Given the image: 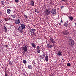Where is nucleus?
<instances>
[{
    "instance_id": "nucleus-12",
    "label": "nucleus",
    "mask_w": 76,
    "mask_h": 76,
    "mask_svg": "<svg viewBox=\"0 0 76 76\" xmlns=\"http://www.w3.org/2000/svg\"><path fill=\"white\" fill-rule=\"evenodd\" d=\"M61 52L59 51L58 52L57 54V55H58V56H62V54H61Z\"/></svg>"
},
{
    "instance_id": "nucleus-34",
    "label": "nucleus",
    "mask_w": 76,
    "mask_h": 76,
    "mask_svg": "<svg viewBox=\"0 0 76 76\" xmlns=\"http://www.w3.org/2000/svg\"><path fill=\"white\" fill-rule=\"evenodd\" d=\"M4 46H5L6 47H7V48H8L9 47V46H8V45H4Z\"/></svg>"
},
{
    "instance_id": "nucleus-30",
    "label": "nucleus",
    "mask_w": 76,
    "mask_h": 76,
    "mask_svg": "<svg viewBox=\"0 0 76 76\" xmlns=\"http://www.w3.org/2000/svg\"><path fill=\"white\" fill-rule=\"evenodd\" d=\"M45 53H44L43 55L42 56L43 57V58H44V57H45Z\"/></svg>"
},
{
    "instance_id": "nucleus-44",
    "label": "nucleus",
    "mask_w": 76,
    "mask_h": 76,
    "mask_svg": "<svg viewBox=\"0 0 76 76\" xmlns=\"http://www.w3.org/2000/svg\"><path fill=\"white\" fill-rule=\"evenodd\" d=\"M10 20L11 19L10 18Z\"/></svg>"
},
{
    "instance_id": "nucleus-21",
    "label": "nucleus",
    "mask_w": 76,
    "mask_h": 76,
    "mask_svg": "<svg viewBox=\"0 0 76 76\" xmlns=\"http://www.w3.org/2000/svg\"><path fill=\"white\" fill-rule=\"evenodd\" d=\"M35 12H36V13H39V11H38V10H37V9H36L35 10Z\"/></svg>"
},
{
    "instance_id": "nucleus-22",
    "label": "nucleus",
    "mask_w": 76,
    "mask_h": 76,
    "mask_svg": "<svg viewBox=\"0 0 76 76\" xmlns=\"http://www.w3.org/2000/svg\"><path fill=\"white\" fill-rule=\"evenodd\" d=\"M37 53L39 54V53H40V52H41V51H40V50L39 49H37Z\"/></svg>"
},
{
    "instance_id": "nucleus-32",
    "label": "nucleus",
    "mask_w": 76,
    "mask_h": 76,
    "mask_svg": "<svg viewBox=\"0 0 76 76\" xmlns=\"http://www.w3.org/2000/svg\"><path fill=\"white\" fill-rule=\"evenodd\" d=\"M9 64H13V63H12V62L10 61H9Z\"/></svg>"
},
{
    "instance_id": "nucleus-16",
    "label": "nucleus",
    "mask_w": 76,
    "mask_h": 76,
    "mask_svg": "<svg viewBox=\"0 0 76 76\" xmlns=\"http://www.w3.org/2000/svg\"><path fill=\"white\" fill-rule=\"evenodd\" d=\"M31 45L33 48H36V45L34 43H31Z\"/></svg>"
},
{
    "instance_id": "nucleus-10",
    "label": "nucleus",
    "mask_w": 76,
    "mask_h": 76,
    "mask_svg": "<svg viewBox=\"0 0 76 76\" xmlns=\"http://www.w3.org/2000/svg\"><path fill=\"white\" fill-rule=\"evenodd\" d=\"M35 31H36V30H35V29H31L30 30V32H31V33H32L35 32Z\"/></svg>"
},
{
    "instance_id": "nucleus-4",
    "label": "nucleus",
    "mask_w": 76,
    "mask_h": 76,
    "mask_svg": "<svg viewBox=\"0 0 76 76\" xmlns=\"http://www.w3.org/2000/svg\"><path fill=\"white\" fill-rule=\"evenodd\" d=\"M45 13L47 15H50L51 13V11H50L49 9H47L45 10Z\"/></svg>"
},
{
    "instance_id": "nucleus-6",
    "label": "nucleus",
    "mask_w": 76,
    "mask_h": 76,
    "mask_svg": "<svg viewBox=\"0 0 76 76\" xmlns=\"http://www.w3.org/2000/svg\"><path fill=\"white\" fill-rule=\"evenodd\" d=\"M23 50L24 52H27V51H28V48H27L26 46H25L23 47Z\"/></svg>"
},
{
    "instance_id": "nucleus-3",
    "label": "nucleus",
    "mask_w": 76,
    "mask_h": 76,
    "mask_svg": "<svg viewBox=\"0 0 76 76\" xmlns=\"http://www.w3.org/2000/svg\"><path fill=\"white\" fill-rule=\"evenodd\" d=\"M20 20H19V19L16 20L14 22V23L15 25H18V24L20 23Z\"/></svg>"
},
{
    "instance_id": "nucleus-13",
    "label": "nucleus",
    "mask_w": 76,
    "mask_h": 76,
    "mask_svg": "<svg viewBox=\"0 0 76 76\" xmlns=\"http://www.w3.org/2000/svg\"><path fill=\"white\" fill-rule=\"evenodd\" d=\"M31 5L32 6H35V4H34V1H32L31 2Z\"/></svg>"
},
{
    "instance_id": "nucleus-11",
    "label": "nucleus",
    "mask_w": 76,
    "mask_h": 76,
    "mask_svg": "<svg viewBox=\"0 0 76 76\" xmlns=\"http://www.w3.org/2000/svg\"><path fill=\"white\" fill-rule=\"evenodd\" d=\"M45 60L46 61H48V56L47 55L45 56Z\"/></svg>"
},
{
    "instance_id": "nucleus-20",
    "label": "nucleus",
    "mask_w": 76,
    "mask_h": 76,
    "mask_svg": "<svg viewBox=\"0 0 76 76\" xmlns=\"http://www.w3.org/2000/svg\"><path fill=\"white\" fill-rule=\"evenodd\" d=\"M66 66H68V67H69V66H71V64L70 63H68L66 64Z\"/></svg>"
},
{
    "instance_id": "nucleus-15",
    "label": "nucleus",
    "mask_w": 76,
    "mask_h": 76,
    "mask_svg": "<svg viewBox=\"0 0 76 76\" xmlns=\"http://www.w3.org/2000/svg\"><path fill=\"white\" fill-rule=\"evenodd\" d=\"M64 25L66 27H67L68 26V25H69V23H65L64 24Z\"/></svg>"
},
{
    "instance_id": "nucleus-41",
    "label": "nucleus",
    "mask_w": 76,
    "mask_h": 76,
    "mask_svg": "<svg viewBox=\"0 0 76 76\" xmlns=\"http://www.w3.org/2000/svg\"><path fill=\"white\" fill-rule=\"evenodd\" d=\"M75 25V26H76V23H74Z\"/></svg>"
},
{
    "instance_id": "nucleus-5",
    "label": "nucleus",
    "mask_w": 76,
    "mask_h": 76,
    "mask_svg": "<svg viewBox=\"0 0 76 76\" xmlns=\"http://www.w3.org/2000/svg\"><path fill=\"white\" fill-rule=\"evenodd\" d=\"M51 13L53 15H55L56 13V9L54 8L52 10Z\"/></svg>"
},
{
    "instance_id": "nucleus-43",
    "label": "nucleus",
    "mask_w": 76,
    "mask_h": 76,
    "mask_svg": "<svg viewBox=\"0 0 76 76\" xmlns=\"http://www.w3.org/2000/svg\"><path fill=\"white\" fill-rule=\"evenodd\" d=\"M50 4H52V3H50Z\"/></svg>"
},
{
    "instance_id": "nucleus-35",
    "label": "nucleus",
    "mask_w": 76,
    "mask_h": 76,
    "mask_svg": "<svg viewBox=\"0 0 76 76\" xmlns=\"http://www.w3.org/2000/svg\"><path fill=\"white\" fill-rule=\"evenodd\" d=\"M24 17H25V18H28V16H27V15H24Z\"/></svg>"
},
{
    "instance_id": "nucleus-23",
    "label": "nucleus",
    "mask_w": 76,
    "mask_h": 76,
    "mask_svg": "<svg viewBox=\"0 0 76 76\" xmlns=\"http://www.w3.org/2000/svg\"><path fill=\"white\" fill-rule=\"evenodd\" d=\"M4 28L5 30V32H6V31H7V28H6V26H4Z\"/></svg>"
},
{
    "instance_id": "nucleus-26",
    "label": "nucleus",
    "mask_w": 76,
    "mask_h": 76,
    "mask_svg": "<svg viewBox=\"0 0 76 76\" xmlns=\"http://www.w3.org/2000/svg\"><path fill=\"white\" fill-rule=\"evenodd\" d=\"M23 62L24 64L26 63V61L25 60H23Z\"/></svg>"
},
{
    "instance_id": "nucleus-9",
    "label": "nucleus",
    "mask_w": 76,
    "mask_h": 76,
    "mask_svg": "<svg viewBox=\"0 0 76 76\" xmlns=\"http://www.w3.org/2000/svg\"><path fill=\"white\" fill-rule=\"evenodd\" d=\"M50 41L53 44H54L55 43V40L52 38L50 39Z\"/></svg>"
},
{
    "instance_id": "nucleus-39",
    "label": "nucleus",
    "mask_w": 76,
    "mask_h": 76,
    "mask_svg": "<svg viewBox=\"0 0 76 76\" xmlns=\"http://www.w3.org/2000/svg\"><path fill=\"white\" fill-rule=\"evenodd\" d=\"M5 76H7V74H5Z\"/></svg>"
},
{
    "instance_id": "nucleus-8",
    "label": "nucleus",
    "mask_w": 76,
    "mask_h": 76,
    "mask_svg": "<svg viewBox=\"0 0 76 76\" xmlns=\"http://www.w3.org/2000/svg\"><path fill=\"white\" fill-rule=\"evenodd\" d=\"M62 34H63L64 35H67L69 34V32H67V30H65V31H63Z\"/></svg>"
},
{
    "instance_id": "nucleus-29",
    "label": "nucleus",
    "mask_w": 76,
    "mask_h": 76,
    "mask_svg": "<svg viewBox=\"0 0 76 76\" xmlns=\"http://www.w3.org/2000/svg\"><path fill=\"white\" fill-rule=\"evenodd\" d=\"M37 50H39V48H40V47H39L38 46H37Z\"/></svg>"
},
{
    "instance_id": "nucleus-7",
    "label": "nucleus",
    "mask_w": 76,
    "mask_h": 76,
    "mask_svg": "<svg viewBox=\"0 0 76 76\" xmlns=\"http://www.w3.org/2000/svg\"><path fill=\"white\" fill-rule=\"evenodd\" d=\"M47 47L48 48H51L53 47V45H51L50 43L48 44L47 45Z\"/></svg>"
},
{
    "instance_id": "nucleus-2",
    "label": "nucleus",
    "mask_w": 76,
    "mask_h": 76,
    "mask_svg": "<svg viewBox=\"0 0 76 76\" xmlns=\"http://www.w3.org/2000/svg\"><path fill=\"white\" fill-rule=\"evenodd\" d=\"M68 44L71 46H73L74 45V41L72 39H69L68 41Z\"/></svg>"
},
{
    "instance_id": "nucleus-37",
    "label": "nucleus",
    "mask_w": 76,
    "mask_h": 76,
    "mask_svg": "<svg viewBox=\"0 0 76 76\" xmlns=\"http://www.w3.org/2000/svg\"><path fill=\"white\" fill-rule=\"evenodd\" d=\"M5 74H7V72H6V71H5Z\"/></svg>"
},
{
    "instance_id": "nucleus-17",
    "label": "nucleus",
    "mask_w": 76,
    "mask_h": 76,
    "mask_svg": "<svg viewBox=\"0 0 76 76\" xmlns=\"http://www.w3.org/2000/svg\"><path fill=\"white\" fill-rule=\"evenodd\" d=\"M28 69H30L31 70L32 69V66H31V65H28Z\"/></svg>"
},
{
    "instance_id": "nucleus-25",
    "label": "nucleus",
    "mask_w": 76,
    "mask_h": 76,
    "mask_svg": "<svg viewBox=\"0 0 76 76\" xmlns=\"http://www.w3.org/2000/svg\"><path fill=\"white\" fill-rule=\"evenodd\" d=\"M63 23V21L61 20L60 22L59 23V25H61V23Z\"/></svg>"
},
{
    "instance_id": "nucleus-38",
    "label": "nucleus",
    "mask_w": 76,
    "mask_h": 76,
    "mask_svg": "<svg viewBox=\"0 0 76 76\" xmlns=\"http://www.w3.org/2000/svg\"><path fill=\"white\" fill-rule=\"evenodd\" d=\"M64 7V6H63L61 7V8L62 9H63Z\"/></svg>"
},
{
    "instance_id": "nucleus-33",
    "label": "nucleus",
    "mask_w": 76,
    "mask_h": 76,
    "mask_svg": "<svg viewBox=\"0 0 76 76\" xmlns=\"http://www.w3.org/2000/svg\"><path fill=\"white\" fill-rule=\"evenodd\" d=\"M12 18H15V15H12Z\"/></svg>"
},
{
    "instance_id": "nucleus-14",
    "label": "nucleus",
    "mask_w": 76,
    "mask_h": 76,
    "mask_svg": "<svg viewBox=\"0 0 76 76\" xmlns=\"http://www.w3.org/2000/svg\"><path fill=\"white\" fill-rule=\"evenodd\" d=\"M7 13H8V14H10L11 12H12V11L11 10H10V9H8L7 10Z\"/></svg>"
},
{
    "instance_id": "nucleus-42",
    "label": "nucleus",
    "mask_w": 76,
    "mask_h": 76,
    "mask_svg": "<svg viewBox=\"0 0 76 76\" xmlns=\"http://www.w3.org/2000/svg\"><path fill=\"white\" fill-rule=\"evenodd\" d=\"M65 0H62V1H64Z\"/></svg>"
},
{
    "instance_id": "nucleus-24",
    "label": "nucleus",
    "mask_w": 76,
    "mask_h": 76,
    "mask_svg": "<svg viewBox=\"0 0 76 76\" xmlns=\"http://www.w3.org/2000/svg\"><path fill=\"white\" fill-rule=\"evenodd\" d=\"M39 58H40V60H42V59L43 58H44L43 57L41 56V55L39 57Z\"/></svg>"
},
{
    "instance_id": "nucleus-27",
    "label": "nucleus",
    "mask_w": 76,
    "mask_h": 76,
    "mask_svg": "<svg viewBox=\"0 0 76 76\" xmlns=\"http://www.w3.org/2000/svg\"><path fill=\"white\" fill-rule=\"evenodd\" d=\"M67 37L69 38V39H70L71 38V37H70V36L69 35H68L67 36Z\"/></svg>"
},
{
    "instance_id": "nucleus-1",
    "label": "nucleus",
    "mask_w": 76,
    "mask_h": 76,
    "mask_svg": "<svg viewBox=\"0 0 76 76\" xmlns=\"http://www.w3.org/2000/svg\"><path fill=\"white\" fill-rule=\"evenodd\" d=\"M25 26L24 24H22L18 27V30L19 32H21V33H23V29H25Z\"/></svg>"
},
{
    "instance_id": "nucleus-36",
    "label": "nucleus",
    "mask_w": 76,
    "mask_h": 76,
    "mask_svg": "<svg viewBox=\"0 0 76 76\" xmlns=\"http://www.w3.org/2000/svg\"><path fill=\"white\" fill-rule=\"evenodd\" d=\"M32 34H33L34 35H36V33H32Z\"/></svg>"
},
{
    "instance_id": "nucleus-31",
    "label": "nucleus",
    "mask_w": 76,
    "mask_h": 76,
    "mask_svg": "<svg viewBox=\"0 0 76 76\" xmlns=\"http://www.w3.org/2000/svg\"><path fill=\"white\" fill-rule=\"evenodd\" d=\"M2 15H3V14L2 13V12H0V16H2Z\"/></svg>"
},
{
    "instance_id": "nucleus-40",
    "label": "nucleus",
    "mask_w": 76,
    "mask_h": 76,
    "mask_svg": "<svg viewBox=\"0 0 76 76\" xmlns=\"http://www.w3.org/2000/svg\"><path fill=\"white\" fill-rule=\"evenodd\" d=\"M2 4H3V5H4V3H2Z\"/></svg>"
},
{
    "instance_id": "nucleus-18",
    "label": "nucleus",
    "mask_w": 76,
    "mask_h": 76,
    "mask_svg": "<svg viewBox=\"0 0 76 76\" xmlns=\"http://www.w3.org/2000/svg\"><path fill=\"white\" fill-rule=\"evenodd\" d=\"M69 18L71 21H72L73 19V17L72 16H71L69 17Z\"/></svg>"
},
{
    "instance_id": "nucleus-28",
    "label": "nucleus",
    "mask_w": 76,
    "mask_h": 76,
    "mask_svg": "<svg viewBox=\"0 0 76 76\" xmlns=\"http://www.w3.org/2000/svg\"><path fill=\"white\" fill-rule=\"evenodd\" d=\"M15 2H16V3H18V2L19 1L18 0H15Z\"/></svg>"
},
{
    "instance_id": "nucleus-19",
    "label": "nucleus",
    "mask_w": 76,
    "mask_h": 76,
    "mask_svg": "<svg viewBox=\"0 0 76 76\" xmlns=\"http://www.w3.org/2000/svg\"><path fill=\"white\" fill-rule=\"evenodd\" d=\"M4 20H5V21H6L7 22L8 20H9V18H6L4 19Z\"/></svg>"
}]
</instances>
